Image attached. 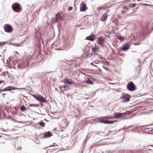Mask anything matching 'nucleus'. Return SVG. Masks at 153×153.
Masks as SVG:
<instances>
[{
	"label": "nucleus",
	"instance_id": "obj_27",
	"mask_svg": "<svg viewBox=\"0 0 153 153\" xmlns=\"http://www.w3.org/2000/svg\"><path fill=\"white\" fill-rule=\"evenodd\" d=\"M142 4V5H144L145 6H152V5L149 4Z\"/></svg>",
	"mask_w": 153,
	"mask_h": 153
},
{
	"label": "nucleus",
	"instance_id": "obj_17",
	"mask_svg": "<svg viewBox=\"0 0 153 153\" xmlns=\"http://www.w3.org/2000/svg\"><path fill=\"white\" fill-rule=\"evenodd\" d=\"M20 109L22 111H24L27 110V108H26L24 105H22L20 107Z\"/></svg>",
	"mask_w": 153,
	"mask_h": 153
},
{
	"label": "nucleus",
	"instance_id": "obj_24",
	"mask_svg": "<svg viewBox=\"0 0 153 153\" xmlns=\"http://www.w3.org/2000/svg\"><path fill=\"white\" fill-rule=\"evenodd\" d=\"M136 4L135 3L134 4H131L130 5V7H134L136 5Z\"/></svg>",
	"mask_w": 153,
	"mask_h": 153
},
{
	"label": "nucleus",
	"instance_id": "obj_14",
	"mask_svg": "<svg viewBox=\"0 0 153 153\" xmlns=\"http://www.w3.org/2000/svg\"><path fill=\"white\" fill-rule=\"evenodd\" d=\"M64 83L67 84L68 85H71L72 84H74V82H72L71 81H70L68 80V79H66L65 80H64L63 82Z\"/></svg>",
	"mask_w": 153,
	"mask_h": 153
},
{
	"label": "nucleus",
	"instance_id": "obj_7",
	"mask_svg": "<svg viewBox=\"0 0 153 153\" xmlns=\"http://www.w3.org/2000/svg\"><path fill=\"white\" fill-rule=\"evenodd\" d=\"M55 16V22H58L60 20H62V18L59 13H58L57 14H56Z\"/></svg>",
	"mask_w": 153,
	"mask_h": 153
},
{
	"label": "nucleus",
	"instance_id": "obj_2",
	"mask_svg": "<svg viewBox=\"0 0 153 153\" xmlns=\"http://www.w3.org/2000/svg\"><path fill=\"white\" fill-rule=\"evenodd\" d=\"M13 10L15 12L18 13L21 11L22 10L20 5L18 3H16L12 5Z\"/></svg>",
	"mask_w": 153,
	"mask_h": 153
},
{
	"label": "nucleus",
	"instance_id": "obj_12",
	"mask_svg": "<svg viewBox=\"0 0 153 153\" xmlns=\"http://www.w3.org/2000/svg\"><path fill=\"white\" fill-rule=\"evenodd\" d=\"M116 36L117 39H119L121 42L123 41L125 39V38L122 37L118 34H116Z\"/></svg>",
	"mask_w": 153,
	"mask_h": 153
},
{
	"label": "nucleus",
	"instance_id": "obj_23",
	"mask_svg": "<svg viewBox=\"0 0 153 153\" xmlns=\"http://www.w3.org/2000/svg\"><path fill=\"white\" fill-rule=\"evenodd\" d=\"M39 125L42 127H43L45 126V124L44 122H41L39 123Z\"/></svg>",
	"mask_w": 153,
	"mask_h": 153
},
{
	"label": "nucleus",
	"instance_id": "obj_34",
	"mask_svg": "<svg viewBox=\"0 0 153 153\" xmlns=\"http://www.w3.org/2000/svg\"><path fill=\"white\" fill-rule=\"evenodd\" d=\"M16 53L17 54H18V53H17V52H16Z\"/></svg>",
	"mask_w": 153,
	"mask_h": 153
},
{
	"label": "nucleus",
	"instance_id": "obj_9",
	"mask_svg": "<svg viewBox=\"0 0 153 153\" xmlns=\"http://www.w3.org/2000/svg\"><path fill=\"white\" fill-rule=\"evenodd\" d=\"M105 40L102 37H100L98 39V43L102 46L103 45Z\"/></svg>",
	"mask_w": 153,
	"mask_h": 153
},
{
	"label": "nucleus",
	"instance_id": "obj_8",
	"mask_svg": "<svg viewBox=\"0 0 153 153\" xmlns=\"http://www.w3.org/2000/svg\"><path fill=\"white\" fill-rule=\"evenodd\" d=\"M130 45L128 43H125L123 44L122 49L124 51H127L129 49Z\"/></svg>",
	"mask_w": 153,
	"mask_h": 153
},
{
	"label": "nucleus",
	"instance_id": "obj_3",
	"mask_svg": "<svg viewBox=\"0 0 153 153\" xmlns=\"http://www.w3.org/2000/svg\"><path fill=\"white\" fill-rule=\"evenodd\" d=\"M32 96L36 99V100L40 102L44 103H45L47 102V100L44 98L41 95H36L35 94H33Z\"/></svg>",
	"mask_w": 153,
	"mask_h": 153
},
{
	"label": "nucleus",
	"instance_id": "obj_15",
	"mask_svg": "<svg viewBox=\"0 0 153 153\" xmlns=\"http://www.w3.org/2000/svg\"><path fill=\"white\" fill-rule=\"evenodd\" d=\"M124 114L123 113H116L115 114L116 118H121L123 117V116Z\"/></svg>",
	"mask_w": 153,
	"mask_h": 153
},
{
	"label": "nucleus",
	"instance_id": "obj_4",
	"mask_svg": "<svg viewBox=\"0 0 153 153\" xmlns=\"http://www.w3.org/2000/svg\"><path fill=\"white\" fill-rule=\"evenodd\" d=\"M127 88L130 91H133L136 89V87L133 82H129L127 85Z\"/></svg>",
	"mask_w": 153,
	"mask_h": 153
},
{
	"label": "nucleus",
	"instance_id": "obj_22",
	"mask_svg": "<svg viewBox=\"0 0 153 153\" xmlns=\"http://www.w3.org/2000/svg\"><path fill=\"white\" fill-rule=\"evenodd\" d=\"M92 50L94 52H95L96 51H97L99 50V48L98 47H96L95 48H92Z\"/></svg>",
	"mask_w": 153,
	"mask_h": 153
},
{
	"label": "nucleus",
	"instance_id": "obj_20",
	"mask_svg": "<svg viewBox=\"0 0 153 153\" xmlns=\"http://www.w3.org/2000/svg\"><path fill=\"white\" fill-rule=\"evenodd\" d=\"M29 105L31 107H37L39 106V105L38 104H33L29 103Z\"/></svg>",
	"mask_w": 153,
	"mask_h": 153
},
{
	"label": "nucleus",
	"instance_id": "obj_26",
	"mask_svg": "<svg viewBox=\"0 0 153 153\" xmlns=\"http://www.w3.org/2000/svg\"><path fill=\"white\" fill-rule=\"evenodd\" d=\"M62 88H67V86L65 85H63L62 86H61L60 87H59V88L60 89H62Z\"/></svg>",
	"mask_w": 153,
	"mask_h": 153
},
{
	"label": "nucleus",
	"instance_id": "obj_5",
	"mask_svg": "<svg viewBox=\"0 0 153 153\" xmlns=\"http://www.w3.org/2000/svg\"><path fill=\"white\" fill-rule=\"evenodd\" d=\"M4 27L5 31L7 33H11L13 30V27L9 25H5Z\"/></svg>",
	"mask_w": 153,
	"mask_h": 153
},
{
	"label": "nucleus",
	"instance_id": "obj_29",
	"mask_svg": "<svg viewBox=\"0 0 153 153\" xmlns=\"http://www.w3.org/2000/svg\"><path fill=\"white\" fill-rule=\"evenodd\" d=\"M72 9H73V7H70L68 8V10L69 11H71V10H72Z\"/></svg>",
	"mask_w": 153,
	"mask_h": 153
},
{
	"label": "nucleus",
	"instance_id": "obj_18",
	"mask_svg": "<svg viewBox=\"0 0 153 153\" xmlns=\"http://www.w3.org/2000/svg\"><path fill=\"white\" fill-rule=\"evenodd\" d=\"M85 82L90 84H92L93 83V82L89 79L86 80Z\"/></svg>",
	"mask_w": 153,
	"mask_h": 153
},
{
	"label": "nucleus",
	"instance_id": "obj_11",
	"mask_svg": "<svg viewBox=\"0 0 153 153\" xmlns=\"http://www.w3.org/2000/svg\"><path fill=\"white\" fill-rule=\"evenodd\" d=\"M86 9V4L85 3H82L80 5V10L81 11H85Z\"/></svg>",
	"mask_w": 153,
	"mask_h": 153
},
{
	"label": "nucleus",
	"instance_id": "obj_10",
	"mask_svg": "<svg viewBox=\"0 0 153 153\" xmlns=\"http://www.w3.org/2000/svg\"><path fill=\"white\" fill-rule=\"evenodd\" d=\"M108 17L107 14L104 13L101 16V20L102 22H105L106 21Z\"/></svg>",
	"mask_w": 153,
	"mask_h": 153
},
{
	"label": "nucleus",
	"instance_id": "obj_32",
	"mask_svg": "<svg viewBox=\"0 0 153 153\" xmlns=\"http://www.w3.org/2000/svg\"><path fill=\"white\" fill-rule=\"evenodd\" d=\"M6 94H2V95H3V97H4V96L5 95H6Z\"/></svg>",
	"mask_w": 153,
	"mask_h": 153
},
{
	"label": "nucleus",
	"instance_id": "obj_19",
	"mask_svg": "<svg viewBox=\"0 0 153 153\" xmlns=\"http://www.w3.org/2000/svg\"><path fill=\"white\" fill-rule=\"evenodd\" d=\"M86 39L91 41H93L94 40V39L91 36H88L86 38Z\"/></svg>",
	"mask_w": 153,
	"mask_h": 153
},
{
	"label": "nucleus",
	"instance_id": "obj_33",
	"mask_svg": "<svg viewBox=\"0 0 153 153\" xmlns=\"http://www.w3.org/2000/svg\"><path fill=\"white\" fill-rule=\"evenodd\" d=\"M104 68H105V70H108V69H107V68H105V67H104Z\"/></svg>",
	"mask_w": 153,
	"mask_h": 153
},
{
	"label": "nucleus",
	"instance_id": "obj_28",
	"mask_svg": "<svg viewBox=\"0 0 153 153\" xmlns=\"http://www.w3.org/2000/svg\"><path fill=\"white\" fill-rule=\"evenodd\" d=\"M3 91H8V89L7 88V87L4 88L3 90Z\"/></svg>",
	"mask_w": 153,
	"mask_h": 153
},
{
	"label": "nucleus",
	"instance_id": "obj_25",
	"mask_svg": "<svg viewBox=\"0 0 153 153\" xmlns=\"http://www.w3.org/2000/svg\"><path fill=\"white\" fill-rule=\"evenodd\" d=\"M6 44V43L4 42H0V46L4 45Z\"/></svg>",
	"mask_w": 153,
	"mask_h": 153
},
{
	"label": "nucleus",
	"instance_id": "obj_6",
	"mask_svg": "<svg viewBox=\"0 0 153 153\" xmlns=\"http://www.w3.org/2000/svg\"><path fill=\"white\" fill-rule=\"evenodd\" d=\"M121 98L125 101H129L131 98V96L128 94H124L121 97Z\"/></svg>",
	"mask_w": 153,
	"mask_h": 153
},
{
	"label": "nucleus",
	"instance_id": "obj_16",
	"mask_svg": "<svg viewBox=\"0 0 153 153\" xmlns=\"http://www.w3.org/2000/svg\"><path fill=\"white\" fill-rule=\"evenodd\" d=\"M132 39L136 40L137 38V36L136 34H133L131 36Z\"/></svg>",
	"mask_w": 153,
	"mask_h": 153
},
{
	"label": "nucleus",
	"instance_id": "obj_21",
	"mask_svg": "<svg viewBox=\"0 0 153 153\" xmlns=\"http://www.w3.org/2000/svg\"><path fill=\"white\" fill-rule=\"evenodd\" d=\"M7 88L8 89V91H10L12 90L16 89L17 88H15V87L13 86H10L7 87Z\"/></svg>",
	"mask_w": 153,
	"mask_h": 153
},
{
	"label": "nucleus",
	"instance_id": "obj_13",
	"mask_svg": "<svg viewBox=\"0 0 153 153\" xmlns=\"http://www.w3.org/2000/svg\"><path fill=\"white\" fill-rule=\"evenodd\" d=\"M52 135L50 131H48L47 133H45L44 134V137L45 138H48L50 137Z\"/></svg>",
	"mask_w": 153,
	"mask_h": 153
},
{
	"label": "nucleus",
	"instance_id": "obj_1",
	"mask_svg": "<svg viewBox=\"0 0 153 153\" xmlns=\"http://www.w3.org/2000/svg\"><path fill=\"white\" fill-rule=\"evenodd\" d=\"M114 118V117H101V119H99L102 123L105 124H109L114 123V121H110L109 120L112 119Z\"/></svg>",
	"mask_w": 153,
	"mask_h": 153
},
{
	"label": "nucleus",
	"instance_id": "obj_31",
	"mask_svg": "<svg viewBox=\"0 0 153 153\" xmlns=\"http://www.w3.org/2000/svg\"><path fill=\"white\" fill-rule=\"evenodd\" d=\"M4 82V81L0 80V84Z\"/></svg>",
	"mask_w": 153,
	"mask_h": 153
},
{
	"label": "nucleus",
	"instance_id": "obj_30",
	"mask_svg": "<svg viewBox=\"0 0 153 153\" xmlns=\"http://www.w3.org/2000/svg\"><path fill=\"white\" fill-rule=\"evenodd\" d=\"M21 149H22V147H19L17 149V150H21Z\"/></svg>",
	"mask_w": 153,
	"mask_h": 153
}]
</instances>
